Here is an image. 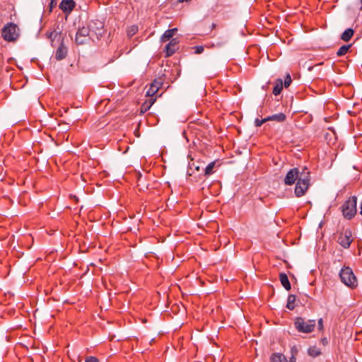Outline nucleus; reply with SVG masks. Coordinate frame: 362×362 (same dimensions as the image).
Segmentation results:
<instances>
[{
  "label": "nucleus",
  "mask_w": 362,
  "mask_h": 362,
  "mask_svg": "<svg viewBox=\"0 0 362 362\" xmlns=\"http://www.w3.org/2000/svg\"><path fill=\"white\" fill-rule=\"evenodd\" d=\"M352 241V232L351 229L346 228L339 234L337 243L344 248H349Z\"/></svg>",
  "instance_id": "obj_8"
},
{
  "label": "nucleus",
  "mask_w": 362,
  "mask_h": 362,
  "mask_svg": "<svg viewBox=\"0 0 362 362\" xmlns=\"http://www.w3.org/2000/svg\"><path fill=\"white\" fill-rule=\"evenodd\" d=\"M162 86V83L158 80H154L151 84L150 88L146 92L147 96H153L159 90L160 87Z\"/></svg>",
  "instance_id": "obj_13"
},
{
  "label": "nucleus",
  "mask_w": 362,
  "mask_h": 362,
  "mask_svg": "<svg viewBox=\"0 0 362 362\" xmlns=\"http://www.w3.org/2000/svg\"><path fill=\"white\" fill-rule=\"evenodd\" d=\"M194 49H195L194 53L199 54L204 52V47L202 45H199L195 46Z\"/></svg>",
  "instance_id": "obj_29"
},
{
  "label": "nucleus",
  "mask_w": 362,
  "mask_h": 362,
  "mask_svg": "<svg viewBox=\"0 0 362 362\" xmlns=\"http://www.w3.org/2000/svg\"><path fill=\"white\" fill-rule=\"evenodd\" d=\"M85 362H99V361L94 356H88L86 358Z\"/></svg>",
  "instance_id": "obj_31"
},
{
  "label": "nucleus",
  "mask_w": 362,
  "mask_h": 362,
  "mask_svg": "<svg viewBox=\"0 0 362 362\" xmlns=\"http://www.w3.org/2000/svg\"><path fill=\"white\" fill-rule=\"evenodd\" d=\"M3 39L7 42H15L19 37V28L13 23H8L1 30Z\"/></svg>",
  "instance_id": "obj_5"
},
{
  "label": "nucleus",
  "mask_w": 362,
  "mask_h": 362,
  "mask_svg": "<svg viewBox=\"0 0 362 362\" xmlns=\"http://www.w3.org/2000/svg\"><path fill=\"white\" fill-rule=\"evenodd\" d=\"M289 362H296V358L293 356H291L289 358Z\"/></svg>",
  "instance_id": "obj_35"
},
{
  "label": "nucleus",
  "mask_w": 362,
  "mask_h": 362,
  "mask_svg": "<svg viewBox=\"0 0 362 362\" xmlns=\"http://www.w3.org/2000/svg\"><path fill=\"white\" fill-rule=\"evenodd\" d=\"M308 355L312 357H317L320 355L321 351L317 346H311L308 350Z\"/></svg>",
  "instance_id": "obj_21"
},
{
  "label": "nucleus",
  "mask_w": 362,
  "mask_h": 362,
  "mask_svg": "<svg viewBox=\"0 0 362 362\" xmlns=\"http://www.w3.org/2000/svg\"><path fill=\"white\" fill-rule=\"evenodd\" d=\"M215 166V163L211 162L209 164L207 165V166L204 169V174L205 175H209L213 173V170Z\"/></svg>",
  "instance_id": "obj_24"
},
{
  "label": "nucleus",
  "mask_w": 362,
  "mask_h": 362,
  "mask_svg": "<svg viewBox=\"0 0 362 362\" xmlns=\"http://www.w3.org/2000/svg\"><path fill=\"white\" fill-rule=\"evenodd\" d=\"M296 297L295 295H293V294L288 295V299H287L286 308L290 310H294L295 308L296 307Z\"/></svg>",
  "instance_id": "obj_18"
},
{
  "label": "nucleus",
  "mask_w": 362,
  "mask_h": 362,
  "mask_svg": "<svg viewBox=\"0 0 362 362\" xmlns=\"http://www.w3.org/2000/svg\"><path fill=\"white\" fill-rule=\"evenodd\" d=\"M87 26L90 29V40L93 41L99 40L105 33L104 23L100 20L90 21Z\"/></svg>",
  "instance_id": "obj_2"
},
{
  "label": "nucleus",
  "mask_w": 362,
  "mask_h": 362,
  "mask_svg": "<svg viewBox=\"0 0 362 362\" xmlns=\"http://www.w3.org/2000/svg\"><path fill=\"white\" fill-rule=\"evenodd\" d=\"M351 47V45H342L337 51V55L338 57H341V56H344L345 55L348 51L349 50V49Z\"/></svg>",
  "instance_id": "obj_22"
},
{
  "label": "nucleus",
  "mask_w": 362,
  "mask_h": 362,
  "mask_svg": "<svg viewBox=\"0 0 362 362\" xmlns=\"http://www.w3.org/2000/svg\"><path fill=\"white\" fill-rule=\"evenodd\" d=\"M46 35L47 38H49L52 42H53L54 40L57 37L58 33L55 30H53L52 32H47Z\"/></svg>",
  "instance_id": "obj_26"
},
{
  "label": "nucleus",
  "mask_w": 362,
  "mask_h": 362,
  "mask_svg": "<svg viewBox=\"0 0 362 362\" xmlns=\"http://www.w3.org/2000/svg\"><path fill=\"white\" fill-rule=\"evenodd\" d=\"M177 31V28H172V29H168V30H165V33L161 36V38H160L161 42H167L169 40H170Z\"/></svg>",
  "instance_id": "obj_14"
},
{
  "label": "nucleus",
  "mask_w": 362,
  "mask_h": 362,
  "mask_svg": "<svg viewBox=\"0 0 362 362\" xmlns=\"http://www.w3.org/2000/svg\"><path fill=\"white\" fill-rule=\"evenodd\" d=\"M179 41L177 38H172L165 47V57H169L179 49Z\"/></svg>",
  "instance_id": "obj_10"
},
{
  "label": "nucleus",
  "mask_w": 362,
  "mask_h": 362,
  "mask_svg": "<svg viewBox=\"0 0 362 362\" xmlns=\"http://www.w3.org/2000/svg\"><path fill=\"white\" fill-rule=\"evenodd\" d=\"M282 90H283V81L281 78H279L275 81V84L273 88L272 93L274 95H278L281 93Z\"/></svg>",
  "instance_id": "obj_17"
},
{
  "label": "nucleus",
  "mask_w": 362,
  "mask_h": 362,
  "mask_svg": "<svg viewBox=\"0 0 362 362\" xmlns=\"http://www.w3.org/2000/svg\"><path fill=\"white\" fill-rule=\"evenodd\" d=\"M354 34V30L352 28H347L341 35V39L345 42H348L353 37Z\"/></svg>",
  "instance_id": "obj_19"
},
{
  "label": "nucleus",
  "mask_w": 362,
  "mask_h": 362,
  "mask_svg": "<svg viewBox=\"0 0 362 362\" xmlns=\"http://www.w3.org/2000/svg\"><path fill=\"white\" fill-rule=\"evenodd\" d=\"M138 32V27L136 25H132L127 29V33L129 37H132Z\"/></svg>",
  "instance_id": "obj_25"
},
{
  "label": "nucleus",
  "mask_w": 362,
  "mask_h": 362,
  "mask_svg": "<svg viewBox=\"0 0 362 362\" xmlns=\"http://www.w3.org/2000/svg\"><path fill=\"white\" fill-rule=\"evenodd\" d=\"M317 325H318V329L319 330H322L323 329V320H322V318H320L318 320Z\"/></svg>",
  "instance_id": "obj_32"
},
{
  "label": "nucleus",
  "mask_w": 362,
  "mask_h": 362,
  "mask_svg": "<svg viewBox=\"0 0 362 362\" xmlns=\"http://www.w3.org/2000/svg\"><path fill=\"white\" fill-rule=\"evenodd\" d=\"M216 25L214 23L212 24V27L215 28Z\"/></svg>",
  "instance_id": "obj_39"
},
{
  "label": "nucleus",
  "mask_w": 362,
  "mask_h": 362,
  "mask_svg": "<svg viewBox=\"0 0 362 362\" xmlns=\"http://www.w3.org/2000/svg\"><path fill=\"white\" fill-rule=\"evenodd\" d=\"M310 173L307 167L301 169L300 175L296 182L294 193L297 197H300L305 194L310 185Z\"/></svg>",
  "instance_id": "obj_1"
},
{
  "label": "nucleus",
  "mask_w": 362,
  "mask_h": 362,
  "mask_svg": "<svg viewBox=\"0 0 362 362\" xmlns=\"http://www.w3.org/2000/svg\"><path fill=\"white\" fill-rule=\"evenodd\" d=\"M357 197H350L341 206L343 216L348 220L352 219L356 214Z\"/></svg>",
  "instance_id": "obj_4"
},
{
  "label": "nucleus",
  "mask_w": 362,
  "mask_h": 362,
  "mask_svg": "<svg viewBox=\"0 0 362 362\" xmlns=\"http://www.w3.org/2000/svg\"><path fill=\"white\" fill-rule=\"evenodd\" d=\"M57 0H51L50 3H49V6H50V11L52 10V8L54 6H57Z\"/></svg>",
  "instance_id": "obj_33"
},
{
  "label": "nucleus",
  "mask_w": 362,
  "mask_h": 362,
  "mask_svg": "<svg viewBox=\"0 0 362 362\" xmlns=\"http://www.w3.org/2000/svg\"><path fill=\"white\" fill-rule=\"evenodd\" d=\"M298 353V349L296 346H293L291 349V354L296 358Z\"/></svg>",
  "instance_id": "obj_30"
},
{
  "label": "nucleus",
  "mask_w": 362,
  "mask_h": 362,
  "mask_svg": "<svg viewBox=\"0 0 362 362\" xmlns=\"http://www.w3.org/2000/svg\"><path fill=\"white\" fill-rule=\"evenodd\" d=\"M279 279L284 288L286 291H290L291 286L288 276L285 273H281L279 274Z\"/></svg>",
  "instance_id": "obj_15"
},
{
  "label": "nucleus",
  "mask_w": 362,
  "mask_h": 362,
  "mask_svg": "<svg viewBox=\"0 0 362 362\" xmlns=\"http://www.w3.org/2000/svg\"><path fill=\"white\" fill-rule=\"evenodd\" d=\"M226 43V41L222 42L221 43H218V46H221Z\"/></svg>",
  "instance_id": "obj_37"
},
{
  "label": "nucleus",
  "mask_w": 362,
  "mask_h": 362,
  "mask_svg": "<svg viewBox=\"0 0 362 362\" xmlns=\"http://www.w3.org/2000/svg\"><path fill=\"white\" fill-rule=\"evenodd\" d=\"M286 115L283 112H280L278 114H274L271 116L267 117L268 121H276L278 122H283L286 120Z\"/></svg>",
  "instance_id": "obj_16"
},
{
  "label": "nucleus",
  "mask_w": 362,
  "mask_h": 362,
  "mask_svg": "<svg viewBox=\"0 0 362 362\" xmlns=\"http://www.w3.org/2000/svg\"><path fill=\"white\" fill-rule=\"evenodd\" d=\"M339 277L341 282L348 287L353 288L357 286V279L349 267L341 268L339 272Z\"/></svg>",
  "instance_id": "obj_6"
},
{
  "label": "nucleus",
  "mask_w": 362,
  "mask_h": 362,
  "mask_svg": "<svg viewBox=\"0 0 362 362\" xmlns=\"http://www.w3.org/2000/svg\"><path fill=\"white\" fill-rule=\"evenodd\" d=\"M266 122H268L267 117H265L264 119H259L257 118L255 120V125L257 127H261Z\"/></svg>",
  "instance_id": "obj_27"
},
{
  "label": "nucleus",
  "mask_w": 362,
  "mask_h": 362,
  "mask_svg": "<svg viewBox=\"0 0 362 362\" xmlns=\"http://www.w3.org/2000/svg\"><path fill=\"white\" fill-rule=\"evenodd\" d=\"M360 2H361L360 10L362 11V0H360Z\"/></svg>",
  "instance_id": "obj_38"
},
{
  "label": "nucleus",
  "mask_w": 362,
  "mask_h": 362,
  "mask_svg": "<svg viewBox=\"0 0 362 362\" xmlns=\"http://www.w3.org/2000/svg\"><path fill=\"white\" fill-rule=\"evenodd\" d=\"M75 6V2L73 0H62L59 4V8L64 13L71 12Z\"/></svg>",
  "instance_id": "obj_12"
},
{
  "label": "nucleus",
  "mask_w": 362,
  "mask_h": 362,
  "mask_svg": "<svg viewBox=\"0 0 362 362\" xmlns=\"http://www.w3.org/2000/svg\"><path fill=\"white\" fill-rule=\"evenodd\" d=\"M316 326L315 320H305L302 317H297L294 320V327L298 332L309 334L311 333Z\"/></svg>",
  "instance_id": "obj_3"
},
{
  "label": "nucleus",
  "mask_w": 362,
  "mask_h": 362,
  "mask_svg": "<svg viewBox=\"0 0 362 362\" xmlns=\"http://www.w3.org/2000/svg\"><path fill=\"white\" fill-rule=\"evenodd\" d=\"M155 100H156V99H155V98H154V99L151 98V99L149 100L148 103L147 102H145V103L142 105V106H141V112H146V111H147V110L151 107V106L153 104V103L155 102Z\"/></svg>",
  "instance_id": "obj_23"
},
{
  "label": "nucleus",
  "mask_w": 362,
  "mask_h": 362,
  "mask_svg": "<svg viewBox=\"0 0 362 362\" xmlns=\"http://www.w3.org/2000/svg\"><path fill=\"white\" fill-rule=\"evenodd\" d=\"M66 55H67V48L64 45L63 42H62L60 45L56 50L55 58L57 61H60V60L65 59Z\"/></svg>",
  "instance_id": "obj_11"
},
{
  "label": "nucleus",
  "mask_w": 362,
  "mask_h": 362,
  "mask_svg": "<svg viewBox=\"0 0 362 362\" xmlns=\"http://www.w3.org/2000/svg\"><path fill=\"white\" fill-rule=\"evenodd\" d=\"M272 362H287L286 356L280 353H274L271 356Z\"/></svg>",
  "instance_id": "obj_20"
},
{
  "label": "nucleus",
  "mask_w": 362,
  "mask_h": 362,
  "mask_svg": "<svg viewBox=\"0 0 362 362\" xmlns=\"http://www.w3.org/2000/svg\"><path fill=\"white\" fill-rule=\"evenodd\" d=\"M90 40V32L88 26L79 28L75 37V42L77 45H83Z\"/></svg>",
  "instance_id": "obj_7"
},
{
  "label": "nucleus",
  "mask_w": 362,
  "mask_h": 362,
  "mask_svg": "<svg viewBox=\"0 0 362 362\" xmlns=\"http://www.w3.org/2000/svg\"><path fill=\"white\" fill-rule=\"evenodd\" d=\"M300 172L301 170H300L298 168H293L291 169L286 175L284 178V184L286 185H292L296 181L298 182V180L300 175Z\"/></svg>",
  "instance_id": "obj_9"
},
{
  "label": "nucleus",
  "mask_w": 362,
  "mask_h": 362,
  "mask_svg": "<svg viewBox=\"0 0 362 362\" xmlns=\"http://www.w3.org/2000/svg\"><path fill=\"white\" fill-rule=\"evenodd\" d=\"M292 82L291 77L289 74H288L284 80V86L285 88H288Z\"/></svg>",
  "instance_id": "obj_28"
},
{
  "label": "nucleus",
  "mask_w": 362,
  "mask_h": 362,
  "mask_svg": "<svg viewBox=\"0 0 362 362\" xmlns=\"http://www.w3.org/2000/svg\"><path fill=\"white\" fill-rule=\"evenodd\" d=\"M321 342H322V344L323 345H325H325H327V343H328L327 338H323V339H321Z\"/></svg>",
  "instance_id": "obj_34"
},
{
  "label": "nucleus",
  "mask_w": 362,
  "mask_h": 362,
  "mask_svg": "<svg viewBox=\"0 0 362 362\" xmlns=\"http://www.w3.org/2000/svg\"><path fill=\"white\" fill-rule=\"evenodd\" d=\"M360 214L362 216V202L360 207Z\"/></svg>",
  "instance_id": "obj_36"
}]
</instances>
